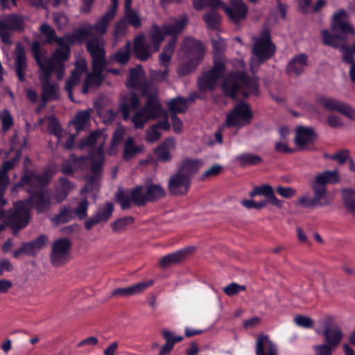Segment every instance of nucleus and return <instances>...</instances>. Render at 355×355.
I'll list each match as a JSON object with an SVG mask.
<instances>
[{
  "mask_svg": "<svg viewBox=\"0 0 355 355\" xmlns=\"http://www.w3.org/2000/svg\"><path fill=\"white\" fill-rule=\"evenodd\" d=\"M189 21L187 15L182 14L178 18H172L169 23L163 24L161 27H157V47L158 43L162 42L165 35H171L172 37L164 45V47L159 56V71L157 70V82L166 79L168 68L175 46L178 43L177 36L182 33L187 26Z\"/></svg>",
  "mask_w": 355,
  "mask_h": 355,
  "instance_id": "obj_1",
  "label": "nucleus"
},
{
  "mask_svg": "<svg viewBox=\"0 0 355 355\" xmlns=\"http://www.w3.org/2000/svg\"><path fill=\"white\" fill-rule=\"evenodd\" d=\"M33 58L40 69L49 67L52 73H55L57 78L60 80L64 74V62L70 55V48L57 49L51 55V58L44 56L46 51L42 49L39 41L34 40L31 44Z\"/></svg>",
  "mask_w": 355,
  "mask_h": 355,
  "instance_id": "obj_2",
  "label": "nucleus"
},
{
  "mask_svg": "<svg viewBox=\"0 0 355 355\" xmlns=\"http://www.w3.org/2000/svg\"><path fill=\"white\" fill-rule=\"evenodd\" d=\"M130 197L122 189H119L115 193L117 203L123 210L130 208L133 204L137 207L144 206L147 202L155 200V184L146 182L136 186L129 190Z\"/></svg>",
  "mask_w": 355,
  "mask_h": 355,
  "instance_id": "obj_3",
  "label": "nucleus"
},
{
  "mask_svg": "<svg viewBox=\"0 0 355 355\" xmlns=\"http://www.w3.org/2000/svg\"><path fill=\"white\" fill-rule=\"evenodd\" d=\"M340 182V178L337 170H325L315 175L310 181V187L313 191V201L315 207H325L332 202L328 195L327 184H337Z\"/></svg>",
  "mask_w": 355,
  "mask_h": 355,
  "instance_id": "obj_4",
  "label": "nucleus"
},
{
  "mask_svg": "<svg viewBox=\"0 0 355 355\" xmlns=\"http://www.w3.org/2000/svg\"><path fill=\"white\" fill-rule=\"evenodd\" d=\"M252 49L253 56L250 61V69L255 72L261 64L270 58L276 51V46L272 42L270 33L268 30H263L260 35L254 38Z\"/></svg>",
  "mask_w": 355,
  "mask_h": 355,
  "instance_id": "obj_5",
  "label": "nucleus"
},
{
  "mask_svg": "<svg viewBox=\"0 0 355 355\" xmlns=\"http://www.w3.org/2000/svg\"><path fill=\"white\" fill-rule=\"evenodd\" d=\"M315 331L322 338V344L334 349L339 347L344 338V333L341 327L336 322L335 318L331 315H327L321 319Z\"/></svg>",
  "mask_w": 355,
  "mask_h": 355,
  "instance_id": "obj_6",
  "label": "nucleus"
},
{
  "mask_svg": "<svg viewBox=\"0 0 355 355\" xmlns=\"http://www.w3.org/2000/svg\"><path fill=\"white\" fill-rule=\"evenodd\" d=\"M241 86L246 87L250 93L257 94V79L248 78L245 72L228 73L224 79L222 89L226 96L234 98Z\"/></svg>",
  "mask_w": 355,
  "mask_h": 355,
  "instance_id": "obj_7",
  "label": "nucleus"
},
{
  "mask_svg": "<svg viewBox=\"0 0 355 355\" xmlns=\"http://www.w3.org/2000/svg\"><path fill=\"white\" fill-rule=\"evenodd\" d=\"M28 197L23 201L29 209H35L38 214L49 211L51 202L49 193L42 187H34L28 191Z\"/></svg>",
  "mask_w": 355,
  "mask_h": 355,
  "instance_id": "obj_8",
  "label": "nucleus"
},
{
  "mask_svg": "<svg viewBox=\"0 0 355 355\" xmlns=\"http://www.w3.org/2000/svg\"><path fill=\"white\" fill-rule=\"evenodd\" d=\"M7 218L8 226L13 231V234L16 236L28 224L31 210L24 205V202L17 201L15 202L13 210L9 213Z\"/></svg>",
  "mask_w": 355,
  "mask_h": 355,
  "instance_id": "obj_9",
  "label": "nucleus"
},
{
  "mask_svg": "<svg viewBox=\"0 0 355 355\" xmlns=\"http://www.w3.org/2000/svg\"><path fill=\"white\" fill-rule=\"evenodd\" d=\"M225 61L223 58H214L212 68L202 75L198 80V87L200 91L213 90L217 86L218 80L225 71Z\"/></svg>",
  "mask_w": 355,
  "mask_h": 355,
  "instance_id": "obj_10",
  "label": "nucleus"
},
{
  "mask_svg": "<svg viewBox=\"0 0 355 355\" xmlns=\"http://www.w3.org/2000/svg\"><path fill=\"white\" fill-rule=\"evenodd\" d=\"M139 105V96L135 92H130L121 98L117 112L110 109L107 111L106 116L110 121H113L116 118L118 113H121L123 119L127 121L130 119V111L137 110Z\"/></svg>",
  "mask_w": 355,
  "mask_h": 355,
  "instance_id": "obj_11",
  "label": "nucleus"
},
{
  "mask_svg": "<svg viewBox=\"0 0 355 355\" xmlns=\"http://www.w3.org/2000/svg\"><path fill=\"white\" fill-rule=\"evenodd\" d=\"M40 80L42 83L41 98L44 107L46 103L60 98L59 87L57 83L50 81L53 73L49 67H44V69H40Z\"/></svg>",
  "mask_w": 355,
  "mask_h": 355,
  "instance_id": "obj_12",
  "label": "nucleus"
},
{
  "mask_svg": "<svg viewBox=\"0 0 355 355\" xmlns=\"http://www.w3.org/2000/svg\"><path fill=\"white\" fill-rule=\"evenodd\" d=\"M71 246L72 243L68 238L56 239L51 246V263L55 267L65 264L69 259L68 257Z\"/></svg>",
  "mask_w": 355,
  "mask_h": 355,
  "instance_id": "obj_13",
  "label": "nucleus"
},
{
  "mask_svg": "<svg viewBox=\"0 0 355 355\" xmlns=\"http://www.w3.org/2000/svg\"><path fill=\"white\" fill-rule=\"evenodd\" d=\"M252 116V112L248 104L239 103L227 114V125L236 127L246 125L250 123Z\"/></svg>",
  "mask_w": 355,
  "mask_h": 355,
  "instance_id": "obj_14",
  "label": "nucleus"
},
{
  "mask_svg": "<svg viewBox=\"0 0 355 355\" xmlns=\"http://www.w3.org/2000/svg\"><path fill=\"white\" fill-rule=\"evenodd\" d=\"M150 119H155V93L149 95L146 105L132 117L135 129H142Z\"/></svg>",
  "mask_w": 355,
  "mask_h": 355,
  "instance_id": "obj_15",
  "label": "nucleus"
},
{
  "mask_svg": "<svg viewBox=\"0 0 355 355\" xmlns=\"http://www.w3.org/2000/svg\"><path fill=\"white\" fill-rule=\"evenodd\" d=\"M317 102L327 111L340 112L350 120L355 121V110L347 103L326 96H318Z\"/></svg>",
  "mask_w": 355,
  "mask_h": 355,
  "instance_id": "obj_16",
  "label": "nucleus"
},
{
  "mask_svg": "<svg viewBox=\"0 0 355 355\" xmlns=\"http://www.w3.org/2000/svg\"><path fill=\"white\" fill-rule=\"evenodd\" d=\"M86 49L92 57V65L107 67L104 42L93 36L87 40Z\"/></svg>",
  "mask_w": 355,
  "mask_h": 355,
  "instance_id": "obj_17",
  "label": "nucleus"
},
{
  "mask_svg": "<svg viewBox=\"0 0 355 355\" xmlns=\"http://www.w3.org/2000/svg\"><path fill=\"white\" fill-rule=\"evenodd\" d=\"M49 241L46 234H40L35 239L29 242H23L21 246L13 252V257L19 258L22 254L35 257L38 252L44 248Z\"/></svg>",
  "mask_w": 355,
  "mask_h": 355,
  "instance_id": "obj_18",
  "label": "nucleus"
},
{
  "mask_svg": "<svg viewBox=\"0 0 355 355\" xmlns=\"http://www.w3.org/2000/svg\"><path fill=\"white\" fill-rule=\"evenodd\" d=\"M142 69L140 66L132 68L128 77L126 86L129 89L139 90L144 96H148L151 84L147 80L142 78Z\"/></svg>",
  "mask_w": 355,
  "mask_h": 355,
  "instance_id": "obj_19",
  "label": "nucleus"
},
{
  "mask_svg": "<svg viewBox=\"0 0 355 355\" xmlns=\"http://www.w3.org/2000/svg\"><path fill=\"white\" fill-rule=\"evenodd\" d=\"M181 50L193 60L201 61L205 55V47L201 42L193 37H186L180 44Z\"/></svg>",
  "mask_w": 355,
  "mask_h": 355,
  "instance_id": "obj_20",
  "label": "nucleus"
},
{
  "mask_svg": "<svg viewBox=\"0 0 355 355\" xmlns=\"http://www.w3.org/2000/svg\"><path fill=\"white\" fill-rule=\"evenodd\" d=\"M191 180L188 176L176 171L168 180V189L173 195L183 196L188 192Z\"/></svg>",
  "mask_w": 355,
  "mask_h": 355,
  "instance_id": "obj_21",
  "label": "nucleus"
},
{
  "mask_svg": "<svg viewBox=\"0 0 355 355\" xmlns=\"http://www.w3.org/2000/svg\"><path fill=\"white\" fill-rule=\"evenodd\" d=\"M230 6H224V10L230 19L238 23L245 19L248 8L241 0H230Z\"/></svg>",
  "mask_w": 355,
  "mask_h": 355,
  "instance_id": "obj_22",
  "label": "nucleus"
},
{
  "mask_svg": "<svg viewBox=\"0 0 355 355\" xmlns=\"http://www.w3.org/2000/svg\"><path fill=\"white\" fill-rule=\"evenodd\" d=\"M316 135L311 128L300 126L296 128L295 143L301 150H307V146L313 143Z\"/></svg>",
  "mask_w": 355,
  "mask_h": 355,
  "instance_id": "obj_23",
  "label": "nucleus"
},
{
  "mask_svg": "<svg viewBox=\"0 0 355 355\" xmlns=\"http://www.w3.org/2000/svg\"><path fill=\"white\" fill-rule=\"evenodd\" d=\"M194 250V247L189 246L176 251L173 253L164 256L159 260V266L164 269L173 264H176L185 259L189 255L192 254Z\"/></svg>",
  "mask_w": 355,
  "mask_h": 355,
  "instance_id": "obj_24",
  "label": "nucleus"
},
{
  "mask_svg": "<svg viewBox=\"0 0 355 355\" xmlns=\"http://www.w3.org/2000/svg\"><path fill=\"white\" fill-rule=\"evenodd\" d=\"M0 30L21 33L24 30V18L17 14H9L0 19Z\"/></svg>",
  "mask_w": 355,
  "mask_h": 355,
  "instance_id": "obj_25",
  "label": "nucleus"
},
{
  "mask_svg": "<svg viewBox=\"0 0 355 355\" xmlns=\"http://www.w3.org/2000/svg\"><path fill=\"white\" fill-rule=\"evenodd\" d=\"M15 73L20 82L25 81V71L27 69V59L24 46L17 44L15 49Z\"/></svg>",
  "mask_w": 355,
  "mask_h": 355,
  "instance_id": "obj_26",
  "label": "nucleus"
},
{
  "mask_svg": "<svg viewBox=\"0 0 355 355\" xmlns=\"http://www.w3.org/2000/svg\"><path fill=\"white\" fill-rule=\"evenodd\" d=\"M203 162L201 159L184 158L178 164L177 171L188 176L189 179L196 174L202 166Z\"/></svg>",
  "mask_w": 355,
  "mask_h": 355,
  "instance_id": "obj_27",
  "label": "nucleus"
},
{
  "mask_svg": "<svg viewBox=\"0 0 355 355\" xmlns=\"http://www.w3.org/2000/svg\"><path fill=\"white\" fill-rule=\"evenodd\" d=\"M257 355H277L276 345L270 340L266 335H261L257 337L256 342Z\"/></svg>",
  "mask_w": 355,
  "mask_h": 355,
  "instance_id": "obj_28",
  "label": "nucleus"
},
{
  "mask_svg": "<svg viewBox=\"0 0 355 355\" xmlns=\"http://www.w3.org/2000/svg\"><path fill=\"white\" fill-rule=\"evenodd\" d=\"M133 51L140 60H146L150 57V45L146 42L144 34H139L135 37Z\"/></svg>",
  "mask_w": 355,
  "mask_h": 355,
  "instance_id": "obj_29",
  "label": "nucleus"
},
{
  "mask_svg": "<svg viewBox=\"0 0 355 355\" xmlns=\"http://www.w3.org/2000/svg\"><path fill=\"white\" fill-rule=\"evenodd\" d=\"M308 65L307 56L305 54H299L288 62L287 72L293 76H298L304 73Z\"/></svg>",
  "mask_w": 355,
  "mask_h": 355,
  "instance_id": "obj_30",
  "label": "nucleus"
},
{
  "mask_svg": "<svg viewBox=\"0 0 355 355\" xmlns=\"http://www.w3.org/2000/svg\"><path fill=\"white\" fill-rule=\"evenodd\" d=\"M161 333L165 340V343L160 347L159 355H168L172 352L175 344L183 340V336H175L168 329H162Z\"/></svg>",
  "mask_w": 355,
  "mask_h": 355,
  "instance_id": "obj_31",
  "label": "nucleus"
},
{
  "mask_svg": "<svg viewBox=\"0 0 355 355\" xmlns=\"http://www.w3.org/2000/svg\"><path fill=\"white\" fill-rule=\"evenodd\" d=\"M143 146L137 145L132 137H129L123 146V159L125 162L130 161L138 154L143 153Z\"/></svg>",
  "mask_w": 355,
  "mask_h": 355,
  "instance_id": "obj_32",
  "label": "nucleus"
},
{
  "mask_svg": "<svg viewBox=\"0 0 355 355\" xmlns=\"http://www.w3.org/2000/svg\"><path fill=\"white\" fill-rule=\"evenodd\" d=\"M92 35V31L88 24L85 27H78L72 33L67 35V40L71 44L75 43H83L87 40V37Z\"/></svg>",
  "mask_w": 355,
  "mask_h": 355,
  "instance_id": "obj_33",
  "label": "nucleus"
},
{
  "mask_svg": "<svg viewBox=\"0 0 355 355\" xmlns=\"http://www.w3.org/2000/svg\"><path fill=\"white\" fill-rule=\"evenodd\" d=\"M345 15L346 12L344 10H340L334 15L331 23V30L334 32L341 31L344 33H354L352 26L348 22L342 20V18L345 17Z\"/></svg>",
  "mask_w": 355,
  "mask_h": 355,
  "instance_id": "obj_34",
  "label": "nucleus"
},
{
  "mask_svg": "<svg viewBox=\"0 0 355 355\" xmlns=\"http://www.w3.org/2000/svg\"><path fill=\"white\" fill-rule=\"evenodd\" d=\"M73 184L68 179L61 177L58 180V186L55 188V198L58 202H61L68 196L73 189Z\"/></svg>",
  "mask_w": 355,
  "mask_h": 355,
  "instance_id": "obj_35",
  "label": "nucleus"
},
{
  "mask_svg": "<svg viewBox=\"0 0 355 355\" xmlns=\"http://www.w3.org/2000/svg\"><path fill=\"white\" fill-rule=\"evenodd\" d=\"M257 189L259 191V196H265L266 198V200L277 208H282L284 202L276 197L274 190L271 186L268 184H263L257 187Z\"/></svg>",
  "mask_w": 355,
  "mask_h": 355,
  "instance_id": "obj_36",
  "label": "nucleus"
},
{
  "mask_svg": "<svg viewBox=\"0 0 355 355\" xmlns=\"http://www.w3.org/2000/svg\"><path fill=\"white\" fill-rule=\"evenodd\" d=\"M92 66V73L87 75L85 81L89 84L91 87H99L103 80L104 76L103 72L105 69V66Z\"/></svg>",
  "mask_w": 355,
  "mask_h": 355,
  "instance_id": "obj_37",
  "label": "nucleus"
},
{
  "mask_svg": "<svg viewBox=\"0 0 355 355\" xmlns=\"http://www.w3.org/2000/svg\"><path fill=\"white\" fill-rule=\"evenodd\" d=\"M110 12H111L106 11V12L103 15L94 25H89L92 31L98 33L101 35L105 34L110 22L114 17V15Z\"/></svg>",
  "mask_w": 355,
  "mask_h": 355,
  "instance_id": "obj_38",
  "label": "nucleus"
},
{
  "mask_svg": "<svg viewBox=\"0 0 355 355\" xmlns=\"http://www.w3.org/2000/svg\"><path fill=\"white\" fill-rule=\"evenodd\" d=\"M131 44L130 41H127L123 48H119L113 55L114 61L120 65L126 64L130 58Z\"/></svg>",
  "mask_w": 355,
  "mask_h": 355,
  "instance_id": "obj_39",
  "label": "nucleus"
},
{
  "mask_svg": "<svg viewBox=\"0 0 355 355\" xmlns=\"http://www.w3.org/2000/svg\"><path fill=\"white\" fill-rule=\"evenodd\" d=\"M189 100L178 96L168 102V106L171 114L184 113L188 109Z\"/></svg>",
  "mask_w": 355,
  "mask_h": 355,
  "instance_id": "obj_40",
  "label": "nucleus"
},
{
  "mask_svg": "<svg viewBox=\"0 0 355 355\" xmlns=\"http://www.w3.org/2000/svg\"><path fill=\"white\" fill-rule=\"evenodd\" d=\"M75 219L73 211L67 206H62L59 210V213L55 214L52 221L56 225L64 224Z\"/></svg>",
  "mask_w": 355,
  "mask_h": 355,
  "instance_id": "obj_41",
  "label": "nucleus"
},
{
  "mask_svg": "<svg viewBox=\"0 0 355 355\" xmlns=\"http://www.w3.org/2000/svg\"><path fill=\"white\" fill-rule=\"evenodd\" d=\"M236 161L241 167L258 165L262 162L261 157L252 153H243L236 157Z\"/></svg>",
  "mask_w": 355,
  "mask_h": 355,
  "instance_id": "obj_42",
  "label": "nucleus"
},
{
  "mask_svg": "<svg viewBox=\"0 0 355 355\" xmlns=\"http://www.w3.org/2000/svg\"><path fill=\"white\" fill-rule=\"evenodd\" d=\"M44 119L48 120V131L49 132L58 138L60 141L62 137V128L58 119L54 116H49L44 119H40V121L42 123Z\"/></svg>",
  "mask_w": 355,
  "mask_h": 355,
  "instance_id": "obj_43",
  "label": "nucleus"
},
{
  "mask_svg": "<svg viewBox=\"0 0 355 355\" xmlns=\"http://www.w3.org/2000/svg\"><path fill=\"white\" fill-rule=\"evenodd\" d=\"M101 177L94 175H86L85 178V185L81 189V194L98 191L100 188V180Z\"/></svg>",
  "mask_w": 355,
  "mask_h": 355,
  "instance_id": "obj_44",
  "label": "nucleus"
},
{
  "mask_svg": "<svg viewBox=\"0 0 355 355\" xmlns=\"http://www.w3.org/2000/svg\"><path fill=\"white\" fill-rule=\"evenodd\" d=\"M153 284L154 280L150 279L147 281L140 282L132 286L125 287L127 296L130 297L135 295H139L144 292V291H146V289H148L151 286H153Z\"/></svg>",
  "mask_w": 355,
  "mask_h": 355,
  "instance_id": "obj_45",
  "label": "nucleus"
},
{
  "mask_svg": "<svg viewBox=\"0 0 355 355\" xmlns=\"http://www.w3.org/2000/svg\"><path fill=\"white\" fill-rule=\"evenodd\" d=\"M342 198L345 207L355 217V191L352 189H343Z\"/></svg>",
  "mask_w": 355,
  "mask_h": 355,
  "instance_id": "obj_46",
  "label": "nucleus"
},
{
  "mask_svg": "<svg viewBox=\"0 0 355 355\" xmlns=\"http://www.w3.org/2000/svg\"><path fill=\"white\" fill-rule=\"evenodd\" d=\"M132 5L124 6V19L126 23L135 28H138L141 26V19L137 13L132 10Z\"/></svg>",
  "mask_w": 355,
  "mask_h": 355,
  "instance_id": "obj_47",
  "label": "nucleus"
},
{
  "mask_svg": "<svg viewBox=\"0 0 355 355\" xmlns=\"http://www.w3.org/2000/svg\"><path fill=\"white\" fill-rule=\"evenodd\" d=\"M133 217L128 216L121 217L111 223V227L114 232L121 233L126 230L127 227L134 223Z\"/></svg>",
  "mask_w": 355,
  "mask_h": 355,
  "instance_id": "obj_48",
  "label": "nucleus"
},
{
  "mask_svg": "<svg viewBox=\"0 0 355 355\" xmlns=\"http://www.w3.org/2000/svg\"><path fill=\"white\" fill-rule=\"evenodd\" d=\"M90 119L89 112L88 110H81L76 113L72 123L76 130L79 132L84 129L85 125Z\"/></svg>",
  "mask_w": 355,
  "mask_h": 355,
  "instance_id": "obj_49",
  "label": "nucleus"
},
{
  "mask_svg": "<svg viewBox=\"0 0 355 355\" xmlns=\"http://www.w3.org/2000/svg\"><path fill=\"white\" fill-rule=\"evenodd\" d=\"M113 211V204L110 202H107L104 204L103 207L99 208L94 214L101 223H105L111 218Z\"/></svg>",
  "mask_w": 355,
  "mask_h": 355,
  "instance_id": "obj_50",
  "label": "nucleus"
},
{
  "mask_svg": "<svg viewBox=\"0 0 355 355\" xmlns=\"http://www.w3.org/2000/svg\"><path fill=\"white\" fill-rule=\"evenodd\" d=\"M89 203L86 197L82 198L77 205V207L72 210L75 218H78L80 220L85 219L87 216V211Z\"/></svg>",
  "mask_w": 355,
  "mask_h": 355,
  "instance_id": "obj_51",
  "label": "nucleus"
},
{
  "mask_svg": "<svg viewBox=\"0 0 355 355\" xmlns=\"http://www.w3.org/2000/svg\"><path fill=\"white\" fill-rule=\"evenodd\" d=\"M321 36L325 45L338 49L342 44L340 43L341 37L336 35H331L327 30H322L321 31Z\"/></svg>",
  "mask_w": 355,
  "mask_h": 355,
  "instance_id": "obj_52",
  "label": "nucleus"
},
{
  "mask_svg": "<svg viewBox=\"0 0 355 355\" xmlns=\"http://www.w3.org/2000/svg\"><path fill=\"white\" fill-rule=\"evenodd\" d=\"M167 113L162 110L161 105L157 103V129L168 130L170 123L167 119Z\"/></svg>",
  "mask_w": 355,
  "mask_h": 355,
  "instance_id": "obj_53",
  "label": "nucleus"
},
{
  "mask_svg": "<svg viewBox=\"0 0 355 355\" xmlns=\"http://www.w3.org/2000/svg\"><path fill=\"white\" fill-rule=\"evenodd\" d=\"M203 19L209 29L218 30L220 23V17L215 11H211L203 15Z\"/></svg>",
  "mask_w": 355,
  "mask_h": 355,
  "instance_id": "obj_54",
  "label": "nucleus"
},
{
  "mask_svg": "<svg viewBox=\"0 0 355 355\" xmlns=\"http://www.w3.org/2000/svg\"><path fill=\"white\" fill-rule=\"evenodd\" d=\"M21 158V150H17L15 152V156L10 160L4 161L0 168V171L5 174H8L9 171L13 170Z\"/></svg>",
  "mask_w": 355,
  "mask_h": 355,
  "instance_id": "obj_55",
  "label": "nucleus"
},
{
  "mask_svg": "<svg viewBox=\"0 0 355 355\" xmlns=\"http://www.w3.org/2000/svg\"><path fill=\"white\" fill-rule=\"evenodd\" d=\"M1 130L3 132L8 131L13 125V118L7 109H3L0 113Z\"/></svg>",
  "mask_w": 355,
  "mask_h": 355,
  "instance_id": "obj_56",
  "label": "nucleus"
},
{
  "mask_svg": "<svg viewBox=\"0 0 355 355\" xmlns=\"http://www.w3.org/2000/svg\"><path fill=\"white\" fill-rule=\"evenodd\" d=\"M70 162L73 164L76 170H85L89 164V158L85 155L77 157L71 154L70 155Z\"/></svg>",
  "mask_w": 355,
  "mask_h": 355,
  "instance_id": "obj_57",
  "label": "nucleus"
},
{
  "mask_svg": "<svg viewBox=\"0 0 355 355\" xmlns=\"http://www.w3.org/2000/svg\"><path fill=\"white\" fill-rule=\"evenodd\" d=\"M223 167L220 164H216L206 170L200 176L201 181H207L218 175L223 171Z\"/></svg>",
  "mask_w": 355,
  "mask_h": 355,
  "instance_id": "obj_58",
  "label": "nucleus"
},
{
  "mask_svg": "<svg viewBox=\"0 0 355 355\" xmlns=\"http://www.w3.org/2000/svg\"><path fill=\"white\" fill-rule=\"evenodd\" d=\"M37 173L34 171L24 168L23 171V174L19 182V186L22 185H32L33 182H36Z\"/></svg>",
  "mask_w": 355,
  "mask_h": 355,
  "instance_id": "obj_59",
  "label": "nucleus"
},
{
  "mask_svg": "<svg viewBox=\"0 0 355 355\" xmlns=\"http://www.w3.org/2000/svg\"><path fill=\"white\" fill-rule=\"evenodd\" d=\"M40 32L46 37L45 44H51L57 39V35L55 30L47 24H42L40 28Z\"/></svg>",
  "mask_w": 355,
  "mask_h": 355,
  "instance_id": "obj_60",
  "label": "nucleus"
},
{
  "mask_svg": "<svg viewBox=\"0 0 355 355\" xmlns=\"http://www.w3.org/2000/svg\"><path fill=\"white\" fill-rule=\"evenodd\" d=\"M343 53V61L352 64L354 62V55L355 53V49L352 46L351 48L346 46L345 45L341 44L338 48Z\"/></svg>",
  "mask_w": 355,
  "mask_h": 355,
  "instance_id": "obj_61",
  "label": "nucleus"
},
{
  "mask_svg": "<svg viewBox=\"0 0 355 355\" xmlns=\"http://www.w3.org/2000/svg\"><path fill=\"white\" fill-rule=\"evenodd\" d=\"M246 290V286L232 282L223 288V292L230 297L234 296L241 291Z\"/></svg>",
  "mask_w": 355,
  "mask_h": 355,
  "instance_id": "obj_62",
  "label": "nucleus"
},
{
  "mask_svg": "<svg viewBox=\"0 0 355 355\" xmlns=\"http://www.w3.org/2000/svg\"><path fill=\"white\" fill-rule=\"evenodd\" d=\"M199 63L200 61L191 59L190 62L184 63L178 69V73L181 76H186L193 71Z\"/></svg>",
  "mask_w": 355,
  "mask_h": 355,
  "instance_id": "obj_63",
  "label": "nucleus"
},
{
  "mask_svg": "<svg viewBox=\"0 0 355 355\" xmlns=\"http://www.w3.org/2000/svg\"><path fill=\"white\" fill-rule=\"evenodd\" d=\"M314 355H333L334 349L324 345L322 343L317 344L313 346Z\"/></svg>",
  "mask_w": 355,
  "mask_h": 355,
  "instance_id": "obj_64",
  "label": "nucleus"
}]
</instances>
